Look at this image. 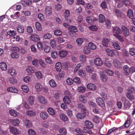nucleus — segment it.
<instances>
[{
  "instance_id": "obj_38",
  "label": "nucleus",
  "mask_w": 135,
  "mask_h": 135,
  "mask_svg": "<svg viewBox=\"0 0 135 135\" xmlns=\"http://www.w3.org/2000/svg\"><path fill=\"white\" fill-rule=\"evenodd\" d=\"M78 106L79 108H80L81 109V111L83 112H86V108L83 104H79L78 105Z\"/></svg>"
},
{
  "instance_id": "obj_64",
  "label": "nucleus",
  "mask_w": 135,
  "mask_h": 135,
  "mask_svg": "<svg viewBox=\"0 0 135 135\" xmlns=\"http://www.w3.org/2000/svg\"><path fill=\"white\" fill-rule=\"evenodd\" d=\"M128 89L129 91L132 93H134L135 92V88L133 86H130L129 87Z\"/></svg>"
},
{
  "instance_id": "obj_27",
  "label": "nucleus",
  "mask_w": 135,
  "mask_h": 135,
  "mask_svg": "<svg viewBox=\"0 0 135 135\" xmlns=\"http://www.w3.org/2000/svg\"><path fill=\"white\" fill-rule=\"evenodd\" d=\"M106 51L108 55L109 56H113L115 55L114 52L110 49H107L106 50Z\"/></svg>"
},
{
  "instance_id": "obj_35",
  "label": "nucleus",
  "mask_w": 135,
  "mask_h": 135,
  "mask_svg": "<svg viewBox=\"0 0 135 135\" xmlns=\"http://www.w3.org/2000/svg\"><path fill=\"white\" fill-rule=\"evenodd\" d=\"M26 114L27 115L31 116H33L36 115L35 113V112L30 110L27 111Z\"/></svg>"
},
{
  "instance_id": "obj_7",
  "label": "nucleus",
  "mask_w": 135,
  "mask_h": 135,
  "mask_svg": "<svg viewBox=\"0 0 135 135\" xmlns=\"http://www.w3.org/2000/svg\"><path fill=\"white\" fill-rule=\"evenodd\" d=\"M112 30L113 32L115 33V34H119L122 33V31L120 28L117 26L113 27Z\"/></svg>"
},
{
  "instance_id": "obj_34",
  "label": "nucleus",
  "mask_w": 135,
  "mask_h": 135,
  "mask_svg": "<svg viewBox=\"0 0 135 135\" xmlns=\"http://www.w3.org/2000/svg\"><path fill=\"white\" fill-rule=\"evenodd\" d=\"M10 115L14 117H16L18 115V113L14 110H11L9 111Z\"/></svg>"
},
{
  "instance_id": "obj_17",
  "label": "nucleus",
  "mask_w": 135,
  "mask_h": 135,
  "mask_svg": "<svg viewBox=\"0 0 135 135\" xmlns=\"http://www.w3.org/2000/svg\"><path fill=\"white\" fill-rule=\"evenodd\" d=\"M56 70L57 71H60L62 68V65L60 62H58L56 63L55 66Z\"/></svg>"
},
{
  "instance_id": "obj_26",
  "label": "nucleus",
  "mask_w": 135,
  "mask_h": 135,
  "mask_svg": "<svg viewBox=\"0 0 135 135\" xmlns=\"http://www.w3.org/2000/svg\"><path fill=\"white\" fill-rule=\"evenodd\" d=\"M99 22L101 23H103L105 20L104 16L102 14H100L99 16Z\"/></svg>"
},
{
  "instance_id": "obj_29",
  "label": "nucleus",
  "mask_w": 135,
  "mask_h": 135,
  "mask_svg": "<svg viewBox=\"0 0 135 135\" xmlns=\"http://www.w3.org/2000/svg\"><path fill=\"white\" fill-rule=\"evenodd\" d=\"M40 116L42 119H45L48 117V114L46 112H42L40 114Z\"/></svg>"
},
{
  "instance_id": "obj_37",
  "label": "nucleus",
  "mask_w": 135,
  "mask_h": 135,
  "mask_svg": "<svg viewBox=\"0 0 135 135\" xmlns=\"http://www.w3.org/2000/svg\"><path fill=\"white\" fill-rule=\"evenodd\" d=\"M91 128L87 127H84V132L85 133L88 134H91L92 133V131L91 130Z\"/></svg>"
},
{
  "instance_id": "obj_61",
  "label": "nucleus",
  "mask_w": 135,
  "mask_h": 135,
  "mask_svg": "<svg viewBox=\"0 0 135 135\" xmlns=\"http://www.w3.org/2000/svg\"><path fill=\"white\" fill-rule=\"evenodd\" d=\"M83 41V40L82 38H78L76 40V42L79 46L81 45Z\"/></svg>"
},
{
  "instance_id": "obj_12",
  "label": "nucleus",
  "mask_w": 135,
  "mask_h": 135,
  "mask_svg": "<svg viewBox=\"0 0 135 135\" xmlns=\"http://www.w3.org/2000/svg\"><path fill=\"white\" fill-rule=\"evenodd\" d=\"M30 38L33 41H37L39 40V37L38 35L35 34H32L30 37Z\"/></svg>"
},
{
  "instance_id": "obj_22",
  "label": "nucleus",
  "mask_w": 135,
  "mask_h": 135,
  "mask_svg": "<svg viewBox=\"0 0 135 135\" xmlns=\"http://www.w3.org/2000/svg\"><path fill=\"white\" fill-rule=\"evenodd\" d=\"M126 95L127 97L130 100H132L134 98L133 95L129 92H127Z\"/></svg>"
},
{
  "instance_id": "obj_18",
  "label": "nucleus",
  "mask_w": 135,
  "mask_h": 135,
  "mask_svg": "<svg viewBox=\"0 0 135 135\" xmlns=\"http://www.w3.org/2000/svg\"><path fill=\"white\" fill-rule=\"evenodd\" d=\"M11 56L13 59H18L19 57L18 52L13 51L11 54Z\"/></svg>"
},
{
  "instance_id": "obj_1",
  "label": "nucleus",
  "mask_w": 135,
  "mask_h": 135,
  "mask_svg": "<svg viewBox=\"0 0 135 135\" xmlns=\"http://www.w3.org/2000/svg\"><path fill=\"white\" fill-rule=\"evenodd\" d=\"M121 31L122 33L126 37H127L129 35V32L128 28L125 26H122L121 28Z\"/></svg>"
},
{
  "instance_id": "obj_36",
  "label": "nucleus",
  "mask_w": 135,
  "mask_h": 135,
  "mask_svg": "<svg viewBox=\"0 0 135 135\" xmlns=\"http://www.w3.org/2000/svg\"><path fill=\"white\" fill-rule=\"evenodd\" d=\"M79 99L80 101L83 103H85L87 101L86 98L83 95L80 96L79 98Z\"/></svg>"
},
{
  "instance_id": "obj_30",
  "label": "nucleus",
  "mask_w": 135,
  "mask_h": 135,
  "mask_svg": "<svg viewBox=\"0 0 135 135\" xmlns=\"http://www.w3.org/2000/svg\"><path fill=\"white\" fill-rule=\"evenodd\" d=\"M63 100L64 102L67 104H69L71 102V101L68 96H65L63 99Z\"/></svg>"
},
{
  "instance_id": "obj_19",
  "label": "nucleus",
  "mask_w": 135,
  "mask_h": 135,
  "mask_svg": "<svg viewBox=\"0 0 135 135\" xmlns=\"http://www.w3.org/2000/svg\"><path fill=\"white\" fill-rule=\"evenodd\" d=\"M85 124L86 126V127L90 128H92L93 127V125L91 122L89 120H86L85 122Z\"/></svg>"
},
{
  "instance_id": "obj_59",
  "label": "nucleus",
  "mask_w": 135,
  "mask_h": 135,
  "mask_svg": "<svg viewBox=\"0 0 135 135\" xmlns=\"http://www.w3.org/2000/svg\"><path fill=\"white\" fill-rule=\"evenodd\" d=\"M83 51L85 54H88L90 53V50L88 47H84Z\"/></svg>"
},
{
  "instance_id": "obj_46",
  "label": "nucleus",
  "mask_w": 135,
  "mask_h": 135,
  "mask_svg": "<svg viewBox=\"0 0 135 135\" xmlns=\"http://www.w3.org/2000/svg\"><path fill=\"white\" fill-rule=\"evenodd\" d=\"M86 88L84 86H79L78 88V91L80 92L83 93L86 90Z\"/></svg>"
},
{
  "instance_id": "obj_33",
  "label": "nucleus",
  "mask_w": 135,
  "mask_h": 135,
  "mask_svg": "<svg viewBox=\"0 0 135 135\" xmlns=\"http://www.w3.org/2000/svg\"><path fill=\"white\" fill-rule=\"evenodd\" d=\"M35 88L36 90L38 91H40L42 89V87L41 84L37 83L36 84Z\"/></svg>"
},
{
  "instance_id": "obj_53",
  "label": "nucleus",
  "mask_w": 135,
  "mask_h": 135,
  "mask_svg": "<svg viewBox=\"0 0 135 135\" xmlns=\"http://www.w3.org/2000/svg\"><path fill=\"white\" fill-rule=\"evenodd\" d=\"M22 89L25 92L27 93L29 90L28 87L25 85H23L22 86Z\"/></svg>"
},
{
  "instance_id": "obj_9",
  "label": "nucleus",
  "mask_w": 135,
  "mask_h": 135,
  "mask_svg": "<svg viewBox=\"0 0 135 135\" xmlns=\"http://www.w3.org/2000/svg\"><path fill=\"white\" fill-rule=\"evenodd\" d=\"M7 64L5 62H2L0 63V68L2 70H7Z\"/></svg>"
},
{
  "instance_id": "obj_2",
  "label": "nucleus",
  "mask_w": 135,
  "mask_h": 135,
  "mask_svg": "<svg viewBox=\"0 0 135 135\" xmlns=\"http://www.w3.org/2000/svg\"><path fill=\"white\" fill-rule=\"evenodd\" d=\"M122 99H125V101L124 103V107L127 109H129L131 106V104L130 102L127 99H126L125 97H122Z\"/></svg>"
},
{
  "instance_id": "obj_8",
  "label": "nucleus",
  "mask_w": 135,
  "mask_h": 135,
  "mask_svg": "<svg viewBox=\"0 0 135 135\" xmlns=\"http://www.w3.org/2000/svg\"><path fill=\"white\" fill-rule=\"evenodd\" d=\"M86 86L88 89L91 90H95L97 89V87L96 85L95 84L92 83L88 84Z\"/></svg>"
},
{
  "instance_id": "obj_21",
  "label": "nucleus",
  "mask_w": 135,
  "mask_h": 135,
  "mask_svg": "<svg viewBox=\"0 0 135 135\" xmlns=\"http://www.w3.org/2000/svg\"><path fill=\"white\" fill-rule=\"evenodd\" d=\"M113 35L121 42H122L124 41L123 38L121 35L117 34H113Z\"/></svg>"
},
{
  "instance_id": "obj_3",
  "label": "nucleus",
  "mask_w": 135,
  "mask_h": 135,
  "mask_svg": "<svg viewBox=\"0 0 135 135\" xmlns=\"http://www.w3.org/2000/svg\"><path fill=\"white\" fill-rule=\"evenodd\" d=\"M96 102L101 107L103 108L104 107L105 104L104 101L101 98H99L96 100Z\"/></svg>"
},
{
  "instance_id": "obj_50",
  "label": "nucleus",
  "mask_w": 135,
  "mask_h": 135,
  "mask_svg": "<svg viewBox=\"0 0 135 135\" xmlns=\"http://www.w3.org/2000/svg\"><path fill=\"white\" fill-rule=\"evenodd\" d=\"M56 44L54 40H51V47L54 49L56 48Z\"/></svg>"
},
{
  "instance_id": "obj_25",
  "label": "nucleus",
  "mask_w": 135,
  "mask_h": 135,
  "mask_svg": "<svg viewBox=\"0 0 135 135\" xmlns=\"http://www.w3.org/2000/svg\"><path fill=\"white\" fill-rule=\"evenodd\" d=\"M45 12L46 15L50 16L51 15V7L50 6L46 7Z\"/></svg>"
},
{
  "instance_id": "obj_62",
  "label": "nucleus",
  "mask_w": 135,
  "mask_h": 135,
  "mask_svg": "<svg viewBox=\"0 0 135 135\" xmlns=\"http://www.w3.org/2000/svg\"><path fill=\"white\" fill-rule=\"evenodd\" d=\"M51 56L54 59L56 58L57 56V54L56 51H54L51 52Z\"/></svg>"
},
{
  "instance_id": "obj_44",
  "label": "nucleus",
  "mask_w": 135,
  "mask_h": 135,
  "mask_svg": "<svg viewBox=\"0 0 135 135\" xmlns=\"http://www.w3.org/2000/svg\"><path fill=\"white\" fill-rule=\"evenodd\" d=\"M59 132L61 134L65 135L66 134V131L65 128H60L59 130Z\"/></svg>"
},
{
  "instance_id": "obj_54",
  "label": "nucleus",
  "mask_w": 135,
  "mask_h": 135,
  "mask_svg": "<svg viewBox=\"0 0 135 135\" xmlns=\"http://www.w3.org/2000/svg\"><path fill=\"white\" fill-rule=\"evenodd\" d=\"M38 17L42 22H43L44 21V17L42 14L39 13L38 15Z\"/></svg>"
},
{
  "instance_id": "obj_45",
  "label": "nucleus",
  "mask_w": 135,
  "mask_h": 135,
  "mask_svg": "<svg viewBox=\"0 0 135 135\" xmlns=\"http://www.w3.org/2000/svg\"><path fill=\"white\" fill-rule=\"evenodd\" d=\"M28 103L31 105L33 104L34 102L33 98L32 96L30 97L28 99Z\"/></svg>"
},
{
  "instance_id": "obj_63",
  "label": "nucleus",
  "mask_w": 135,
  "mask_h": 135,
  "mask_svg": "<svg viewBox=\"0 0 135 135\" xmlns=\"http://www.w3.org/2000/svg\"><path fill=\"white\" fill-rule=\"evenodd\" d=\"M78 73L79 75L82 77H84L86 75L85 72L81 70H79Z\"/></svg>"
},
{
  "instance_id": "obj_20",
  "label": "nucleus",
  "mask_w": 135,
  "mask_h": 135,
  "mask_svg": "<svg viewBox=\"0 0 135 135\" xmlns=\"http://www.w3.org/2000/svg\"><path fill=\"white\" fill-rule=\"evenodd\" d=\"M128 16L130 18H133L134 17V15L133 11L131 9H129L127 12Z\"/></svg>"
},
{
  "instance_id": "obj_14",
  "label": "nucleus",
  "mask_w": 135,
  "mask_h": 135,
  "mask_svg": "<svg viewBox=\"0 0 135 135\" xmlns=\"http://www.w3.org/2000/svg\"><path fill=\"white\" fill-rule=\"evenodd\" d=\"M110 40L108 38H103L102 41L103 45L105 47L108 46Z\"/></svg>"
},
{
  "instance_id": "obj_57",
  "label": "nucleus",
  "mask_w": 135,
  "mask_h": 135,
  "mask_svg": "<svg viewBox=\"0 0 135 135\" xmlns=\"http://www.w3.org/2000/svg\"><path fill=\"white\" fill-rule=\"evenodd\" d=\"M27 31L30 35L33 32L31 26H28L27 27Z\"/></svg>"
},
{
  "instance_id": "obj_13",
  "label": "nucleus",
  "mask_w": 135,
  "mask_h": 135,
  "mask_svg": "<svg viewBox=\"0 0 135 135\" xmlns=\"http://www.w3.org/2000/svg\"><path fill=\"white\" fill-rule=\"evenodd\" d=\"M86 112H84L83 113L78 114L76 115V117L78 119H82L84 118L85 117Z\"/></svg>"
},
{
  "instance_id": "obj_24",
  "label": "nucleus",
  "mask_w": 135,
  "mask_h": 135,
  "mask_svg": "<svg viewBox=\"0 0 135 135\" xmlns=\"http://www.w3.org/2000/svg\"><path fill=\"white\" fill-rule=\"evenodd\" d=\"M17 32L20 33H22L24 32V28L22 26L20 25L17 27Z\"/></svg>"
},
{
  "instance_id": "obj_60",
  "label": "nucleus",
  "mask_w": 135,
  "mask_h": 135,
  "mask_svg": "<svg viewBox=\"0 0 135 135\" xmlns=\"http://www.w3.org/2000/svg\"><path fill=\"white\" fill-rule=\"evenodd\" d=\"M35 75L39 79H41L42 77V75L40 72L38 71L36 72Z\"/></svg>"
},
{
  "instance_id": "obj_5",
  "label": "nucleus",
  "mask_w": 135,
  "mask_h": 135,
  "mask_svg": "<svg viewBox=\"0 0 135 135\" xmlns=\"http://www.w3.org/2000/svg\"><path fill=\"white\" fill-rule=\"evenodd\" d=\"M95 64L97 66H100L103 64L102 60L99 58H97L95 59L94 61Z\"/></svg>"
},
{
  "instance_id": "obj_31",
  "label": "nucleus",
  "mask_w": 135,
  "mask_h": 135,
  "mask_svg": "<svg viewBox=\"0 0 135 135\" xmlns=\"http://www.w3.org/2000/svg\"><path fill=\"white\" fill-rule=\"evenodd\" d=\"M26 70L28 73H32L34 72L35 69L33 67L29 66L27 68Z\"/></svg>"
},
{
  "instance_id": "obj_39",
  "label": "nucleus",
  "mask_w": 135,
  "mask_h": 135,
  "mask_svg": "<svg viewBox=\"0 0 135 135\" xmlns=\"http://www.w3.org/2000/svg\"><path fill=\"white\" fill-rule=\"evenodd\" d=\"M100 78L104 82H106L108 79V77L105 74H102L100 75Z\"/></svg>"
},
{
  "instance_id": "obj_40",
  "label": "nucleus",
  "mask_w": 135,
  "mask_h": 135,
  "mask_svg": "<svg viewBox=\"0 0 135 135\" xmlns=\"http://www.w3.org/2000/svg\"><path fill=\"white\" fill-rule=\"evenodd\" d=\"M129 54L132 56H133L135 55V48H131L129 49Z\"/></svg>"
},
{
  "instance_id": "obj_49",
  "label": "nucleus",
  "mask_w": 135,
  "mask_h": 135,
  "mask_svg": "<svg viewBox=\"0 0 135 135\" xmlns=\"http://www.w3.org/2000/svg\"><path fill=\"white\" fill-rule=\"evenodd\" d=\"M16 71L13 68H11L8 70V73L12 75L16 74Z\"/></svg>"
},
{
  "instance_id": "obj_55",
  "label": "nucleus",
  "mask_w": 135,
  "mask_h": 135,
  "mask_svg": "<svg viewBox=\"0 0 135 135\" xmlns=\"http://www.w3.org/2000/svg\"><path fill=\"white\" fill-rule=\"evenodd\" d=\"M73 80L74 82L77 84H79L81 83L80 79L78 77L75 78Z\"/></svg>"
},
{
  "instance_id": "obj_10",
  "label": "nucleus",
  "mask_w": 135,
  "mask_h": 135,
  "mask_svg": "<svg viewBox=\"0 0 135 135\" xmlns=\"http://www.w3.org/2000/svg\"><path fill=\"white\" fill-rule=\"evenodd\" d=\"M123 69L124 74L126 75H128L130 73L129 68L128 66L127 65L124 66L123 67Z\"/></svg>"
},
{
  "instance_id": "obj_43",
  "label": "nucleus",
  "mask_w": 135,
  "mask_h": 135,
  "mask_svg": "<svg viewBox=\"0 0 135 135\" xmlns=\"http://www.w3.org/2000/svg\"><path fill=\"white\" fill-rule=\"evenodd\" d=\"M88 46L90 49L92 50H95L96 48V46L92 42L89 43Z\"/></svg>"
},
{
  "instance_id": "obj_23",
  "label": "nucleus",
  "mask_w": 135,
  "mask_h": 135,
  "mask_svg": "<svg viewBox=\"0 0 135 135\" xmlns=\"http://www.w3.org/2000/svg\"><path fill=\"white\" fill-rule=\"evenodd\" d=\"M60 119L63 121L66 122L68 120V117L64 113H62L60 114Z\"/></svg>"
},
{
  "instance_id": "obj_32",
  "label": "nucleus",
  "mask_w": 135,
  "mask_h": 135,
  "mask_svg": "<svg viewBox=\"0 0 135 135\" xmlns=\"http://www.w3.org/2000/svg\"><path fill=\"white\" fill-rule=\"evenodd\" d=\"M70 31L69 32V34H71L73 32L74 33L76 32L78 30L77 28L74 26H71L70 27Z\"/></svg>"
},
{
  "instance_id": "obj_56",
  "label": "nucleus",
  "mask_w": 135,
  "mask_h": 135,
  "mask_svg": "<svg viewBox=\"0 0 135 135\" xmlns=\"http://www.w3.org/2000/svg\"><path fill=\"white\" fill-rule=\"evenodd\" d=\"M28 133L29 135H36V134L35 131L32 129H30L28 130Z\"/></svg>"
},
{
  "instance_id": "obj_11",
  "label": "nucleus",
  "mask_w": 135,
  "mask_h": 135,
  "mask_svg": "<svg viewBox=\"0 0 135 135\" xmlns=\"http://www.w3.org/2000/svg\"><path fill=\"white\" fill-rule=\"evenodd\" d=\"M68 54L66 51L65 50H61L59 52V55L61 57L63 58L65 57Z\"/></svg>"
},
{
  "instance_id": "obj_41",
  "label": "nucleus",
  "mask_w": 135,
  "mask_h": 135,
  "mask_svg": "<svg viewBox=\"0 0 135 135\" xmlns=\"http://www.w3.org/2000/svg\"><path fill=\"white\" fill-rule=\"evenodd\" d=\"M131 123L129 119H127V120H126L124 124V126L125 128H127L130 125Z\"/></svg>"
},
{
  "instance_id": "obj_16",
  "label": "nucleus",
  "mask_w": 135,
  "mask_h": 135,
  "mask_svg": "<svg viewBox=\"0 0 135 135\" xmlns=\"http://www.w3.org/2000/svg\"><path fill=\"white\" fill-rule=\"evenodd\" d=\"M20 123L19 120L18 119H12L11 120L12 124L14 126H18L19 125Z\"/></svg>"
},
{
  "instance_id": "obj_42",
  "label": "nucleus",
  "mask_w": 135,
  "mask_h": 135,
  "mask_svg": "<svg viewBox=\"0 0 135 135\" xmlns=\"http://www.w3.org/2000/svg\"><path fill=\"white\" fill-rule=\"evenodd\" d=\"M35 26L37 30L38 31H41L42 29L41 26L40 24L38 22L35 23Z\"/></svg>"
},
{
  "instance_id": "obj_51",
  "label": "nucleus",
  "mask_w": 135,
  "mask_h": 135,
  "mask_svg": "<svg viewBox=\"0 0 135 135\" xmlns=\"http://www.w3.org/2000/svg\"><path fill=\"white\" fill-rule=\"evenodd\" d=\"M66 82L68 85H71L74 82L73 80L71 78H68L66 80Z\"/></svg>"
},
{
  "instance_id": "obj_6",
  "label": "nucleus",
  "mask_w": 135,
  "mask_h": 135,
  "mask_svg": "<svg viewBox=\"0 0 135 135\" xmlns=\"http://www.w3.org/2000/svg\"><path fill=\"white\" fill-rule=\"evenodd\" d=\"M10 130L11 133L13 134H18L20 132V131L18 129L14 127H10Z\"/></svg>"
},
{
  "instance_id": "obj_48",
  "label": "nucleus",
  "mask_w": 135,
  "mask_h": 135,
  "mask_svg": "<svg viewBox=\"0 0 135 135\" xmlns=\"http://www.w3.org/2000/svg\"><path fill=\"white\" fill-rule=\"evenodd\" d=\"M113 47L115 49L120 50V46L118 43L115 42L113 43L112 45Z\"/></svg>"
},
{
  "instance_id": "obj_4",
  "label": "nucleus",
  "mask_w": 135,
  "mask_h": 135,
  "mask_svg": "<svg viewBox=\"0 0 135 135\" xmlns=\"http://www.w3.org/2000/svg\"><path fill=\"white\" fill-rule=\"evenodd\" d=\"M38 100L40 103L44 104H46L47 103L45 98L41 95L39 96L38 97Z\"/></svg>"
},
{
  "instance_id": "obj_58",
  "label": "nucleus",
  "mask_w": 135,
  "mask_h": 135,
  "mask_svg": "<svg viewBox=\"0 0 135 135\" xmlns=\"http://www.w3.org/2000/svg\"><path fill=\"white\" fill-rule=\"evenodd\" d=\"M62 8V6L61 5L58 3L55 6V9L57 11H60Z\"/></svg>"
},
{
  "instance_id": "obj_15",
  "label": "nucleus",
  "mask_w": 135,
  "mask_h": 135,
  "mask_svg": "<svg viewBox=\"0 0 135 135\" xmlns=\"http://www.w3.org/2000/svg\"><path fill=\"white\" fill-rule=\"evenodd\" d=\"M7 90L13 93H17L18 91V90L16 88L13 87H9L7 88Z\"/></svg>"
},
{
  "instance_id": "obj_47",
  "label": "nucleus",
  "mask_w": 135,
  "mask_h": 135,
  "mask_svg": "<svg viewBox=\"0 0 135 135\" xmlns=\"http://www.w3.org/2000/svg\"><path fill=\"white\" fill-rule=\"evenodd\" d=\"M70 14V11L68 10H66L64 14L63 15V16L65 18H68Z\"/></svg>"
},
{
  "instance_id": "obj_52",
  "label": "nucleus",
  "mask_w": 135,
  "mask_h": 135,
  "mask_svg": "<svg viewBox=\"0 0 135 135\" xmlns=\"http://www.w3.org/2000/svg\"><path fill=\"white\" fill-rule=\"evenodd\" d=\"M54 33L56 35L60 36L62 35V32L61 31L57 30L54 31Z\"/></svg>"
},
{
  "instance_id": "obj_28",
  "label": "nucleus",
  "mask_w": 135,
  "mask_h": 135,
  "mask_svg": "<svg viewBox=\"0 0 135 135\" xmlns=\"http://www.w3.org/2000/svg\"><path fill=\"white\" fill-rule=\"evenodd\" d=\"M25 125L27 128L30 127L32 126L31 121L28 119H26L25 121Z\"/></svg>"
}]
</instances>
